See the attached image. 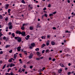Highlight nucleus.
<instances>
[{"label": "nucleus", "instance_id": "obj_1", "mask_svg": "<svg viewBox=\"0 0 75 75\" xmlns=\"http://www.w3.org/2000/svg\"><path fill=\"white\" fill-rule=\"evenodd\" d=\"M21 34L23 36H25V32L24 31L21 32Z\"/></svg>", "mask_w": 75, "mask_h": 75}, {"label": "nucleus", "instance_id": "obj_2", "mask_svg": "<svg viewBox=\"0 0 75 75\" xmlns=\"http://www.w3.org/2000/svg\"><path fill=\"white\" fill-rule=\"evenodd\" d=\"M17 41L19 42H21V38L19 37V38H18V39Z\"/></svg>", "mask_w": 75, "mask_h": 75}, {"label": "nucleus", "instance_id": "obj_3", "mask_svg": "<svg viewBox=\"0 0 75 75\" xmlns=\"http://www.w3.org/2000/svg\"><path fill=\"white\" fill-rule=\"evenodd\" d=\"M21 31H20V30H17L16 31V34H21Z\"/></svg>", "mask_w": 75, "mask_h": 75}, {"label": "nucleus", "instance_id": "obj_4", "mask_svg": "<svg viewBox=\"0 0 75 75\" xmlns=\"http://www.w3.org/2000/svg\"><path fill=\"white\" fill-rule=\"evenodd\" d=\"M33 54H30V55L28 56L29 59L32 58V57H33Z\"/></svg>", "mask_w": 75, "mask_h": 75}, {"label": "nucleus", "instance_id": "obj_5", "mask_svg": "<svg viewBox=\"0 0 75 75\" xmlns=\"http://www.w3.org/2000/svg\"><path fill=\"white\" fill-rule=\"evenodd\" d=\"M30 45L33 47H35V44L34 43H33L30 44Z\"/></svg>", "mask_w": 75, "mask_h": 75}, {"label": "nucleus", "instance_id": "obj_6", "mask_svg": "<svg viewBox=\"0 0 75 75\" xmlns=\"http://www.w3.org/2000/svg\"><path fill=\"white\" fill-rule=\"evenodd\" d=\"M30 35H27V36H26V37H25V38L26 39V40H28V38H30Z\"/></svg>", "mask_w": 75, "mask_h": 75}, {"label": "nucleus", "instance_id": "obj_7", "mask_svg": "<svg viewBox=\"0 0 75 75\" xmlns=\"http://www.w3.org/2000/svg\"><path fill=\"white\" fill-rule=\"evenodd\" d=\"M51 44L52 45H54L55 44V42L54 41H52Z\"/></svg>", "mask_w": 75, "mask_h": 75}, {"label": "nucleus", "instance_id": "obj_8", "mask_svg": "<svg viewBox=\"0 0 75 75\" xmlns=\"http://www.w3.org/2000/svg\"><path fill=\"white\" fill-rule=\"evenodd\" d=\"M18 51H20V50H21V47H18L17 48Z\"/></svg>", "mask_w": 75, "mask_h": 75}, {"label": "nucleus", "instance_id": "obj_9", "mask_svg": "<svg viewBox=\"0 0 75 75\" xmlns=\"http://www.w3.org/2000/svg\"><path fill=\"white\" fill-rule=\"evenodd\" d=\"M62 71V69H61L60 70H59L58 71L59 73V74H61V72Z\"/></svg>", "mask_w": 75, "mask_h": 75}, {"label": "nucleus", "instance_id": "obj_10", "mask_svg": "<svg viewBox=\"0 0 75 75\" xmlns=\"http://www.w3.org/2000/svg\"><path fill=\"white\" fill-rule=\"evenodd\" d=\"M45 46V44H42V45L41 48H42L44 47Z\"/></svg>", "mask_w": 75, "mask_h": 75}, {"label": "nucleus", "instance_id": "obj_11", "mask_svg": "<svg viewBox=\"0 0 75 75\" xmlns=\"http://www.w3.org/2000/svg\"><path fill=\"white\" fill-rule=\"evenodd\" d=\"M8 6H9V4H7L6 5V7H5V8H6V9H7V8H8Z\"/></svg>", "mask_w": 75, "mask_h": 75}, {"label": "nucleus", "instance_id": "obj_12", "mask_svg": "<svg viewBox=\"0 0 75 75\" xmlns=\"http://www.w3.org/2000/svg\"><path fill=\"white\" fill-rule=\"evenodd\" d=\"M40 25V24H38L37 25V28H38V27H39V28H40V27H41V26H40L39 25Z\"/></svg>", "mask_w": 75, "mask_h": 75}, {"label": "nucleus", "instance_id": "obj_13", "mask_svg": "<svg viewBox=\"0 0 75 75\" xmlns=\"http://www.w3.org/2000/svg\"><path fill=\"white\" fill-rule=\"evenodd\" d=\"M12 27H13V26H12V25H9V29H12Z\"/></svg>", "mask_w": 75, "mask_h": 75}, {"label": "nucleus", "instance_id": "obj_14", "mask_svg": "<svg viewBox=\"0 0 75 75\" xmlns=\"http://www.w3.org/2000/svg\"><path fill=\"white\" fill-rule=\"evenodd\" d=\"M21 2V3H23V4H25V2L24 0H22Z\"/></svg>", "mask_w": 75, "mask_h": 75}, {"label": "nucleus", "instance_id": "obj_15", "mask_svg": "<svg viewBox=\"0 0 75 75\" xmlns=\"http://www.w3.org/2000/svg\"><path fill=\"white\" fill-rule=\"evenodd\" d=\"M21 30H24V29H25V28L23 26V27H22L21 28Z\"/></svg>", "mask_w": 75, "mask_h": 75}, {"label": "nucleus", "instance_id": "obj_16", "mask_svg": "<svg viewBox=\"0 0 75 75\" xmlns=\"http://www.w3.org/2000/svg\"><path fill=\"white\" fill-rule=\"evenodd\" d=\"M33 27H31V26H30V30H33Z\"/></svg>", "mask_w": 75, "mask_h": 75}, {"label": "nucleus", "instance_id": "obj_17", "mask_svg": "<svg viewBox=\"0 0 75 75\" xmlns=\"http://www.w3.org/2000/svg\"><path fill=\"white\" fill-rule=\"evenodd\" d=\"M16 57H17V55H16V54H14L13 58H14V59H16Z\"/></svg>", "mask_w": 75, "mask_h": 75}, {"label": "nucleus", "instance_id": "obj_18", "mask_svg": "<svg viewBox=\"0 0 75 75\" xmlns=\"http://www.w3.org/2000/svg\"><path fill=\"white\" fill-rule=\"evenodd\" d=\"M10 47V46L9 45H6L5 46V48H8V47Z\"/></svg>", "mask_w": 75, "mask_h": 75}, {"label": "nucleus", "instance_id": "obj_19", "mask_svg": "<svg viewBox=\"0 0 75 75\" xmlns=\"http://www.w3.org/2000/svg\"><path fill=\"white\" fill-rule=\"evenodd\" d=\"M6 64H5L3 66V67L2 68V69H3L6 67Z\"/></svg>", "mask_w": 75, "mask_h": 75}, {"label": "nucleus", "instance_id": "obj_20", "mask_svg": "<svg viewBox=\"0 0 75 75\" xmlns=\"http://www.w3.org/2000/svg\"><path fill=\"white\" fill-rule=\"evenodd\" d=\"M8 62H12V60H11V59H10L8 60Z\"/></svg>", "mask_w": 75, "mask_h": 75}, {"label": "nucleus", "instance_id": "obj_21", "mask_svg": "<svg viewBox=\"0 0 75 75\" xmlns=\"http://www.w3.org/2000/svg\"><path fill=\"white\" fill-rule=\"evenodd\" d=\"M42 39H43L44 40H45V36H42L41 37Z\"/></svg>", "mask_w": 75, "mask_h": 75}, {"label": "nucleus", "instance_id": "obj_22", "mask_svg": "<svg viewBox=\"0 0 75 75\" xmlns=\"http://www.w3.org/2000/svg\"><path fill=\"white\" fill-rule=\"evenodd\" d=\"M60 65L62 67H64V65L63 64H60Z\"/></svg>", "mask_w": 75, "mask_h": 75}, {"label": "nucleus", "instance_id": "obj_23", "mask_svg": "<svg viewBox=\"0 0 75 75\" xmlns=\"http://www.w3.org/2000/svg\"><path fill=\"white\" fill-rule=\"evenodd\" d=\"M42 71V69H40L38 70V71L39 72H41V71Z\"/></svg>", "mask_w": 75, "mask_h": 75}, {"label": "nucleus", "instance_id": "obj_24", "mask_svg": "<svg viewBox=\"0 0 75 75\" xmlns=\"http://www.w3.org/2000/svg\"><path fill=\"white\" fill-rule=\"evenodd\" d=\"M12 35L13 37H15V35H14V33H12Z\"/></svg>", "mask_w": 75, "mask_h": 75}, {"label": "nucleus", "instance_id": "obj_25", "mask_svg": "<svg viewBox=\"0 0 75 75\" xmlns=\"http://www.w3.org/2000/svg\"><path fill=\"white\" fill-rule=\"evenodd\" d=\"M35 51H38L39 50V48H38L35 49Z\"/></svg>", "mask_w": 75, "mask_h": 75}, {"label": "nucleus", "instance_id": "obj_26", "mask_svg": "<svg viewBox=\"0 0 75 75\" xmlns=\"http://www.w3.org/2000/svg\"><path fill=\"white\" fill-rule=\"evenodd\" d=\"M37 54L38 55H40V53L39 52H37Z\"/></svg>", "mask_w": 75, "mask_h": 75}, {"label": "nucleus", "instance_id": "obj_27", "mask_svg": "<svg viewBox=\"0 0 75 75\" xmlns=\"http://www.w3.org/2000/svg\"><path fill=\"white\" fill-rule=\"evenodd\" d=\"M3 16H2L0 15V19H3Z\"/></svg>", "mask_w": 75, "mask_h": 75}, {"label": "nucleus", "instance_id": "obj_28", "mask_svg": "<svg viewBox=\"0 0 75 75\" xmlns=\"http://www.w3.org/2000/svg\"><path fill=\"white\" fill-rule=\"evenodd\" d=\"M8 40H9V38H6V41H8Z\"/></svg>", "mask_w": 75, "mask_h": 75}, {"label": "nucleus", "instance_id": "obj_29", "mask_svg": "<svg viewBox=\"0 0 75 75\" xmlns=\"http://www.w3.org/2000/svg\"><path fill=\"white\" fill-rule=\"evenodd\" d=\"M10 11H11V9H9L8 10V13H10Z\"/></svg>", "mask_w": 75, "mask_h": 75}, {"label": "nucleus", "instance_id": "obj_30", "mask_svg": "<svg viewBox=\"0 0 75 75\" xmlns=\"http://www.w3.org/2000/svg\"><path fill=\"white\" fill-rule=\"evenodd\" d=\"M44 16L46 17H47V16H48V15L46 13H45L44 15Z\"/></svg>", "mask_w": 75, "mask_h": 75}, {"label": "nucleus", "instance_id": "obj_31", "mask_svg": "<svg viewBox=\"0 0 75 75\" xmlns=\"http://www.w3.org/2000/svg\"><path fill=\"white\" fill-rule=\"evenodd\" d=\"M48 7H51V4H50L48 5Z\"/></svg>", "mask_w": 75, "mask_h": 75}, {"label": "nucleus", "instance_id": "obj_32", "mask_svg": "<svg viewBox=\"0 0 75 75\" xmlns=\"http://www.w3.org/2000/svg\"><path fill=\"white\" fill-rule=\"evenodd\" d=\"M23 52L25 54H27V51H23Z\"/></svg>", "mask_w": 75, "mask_h": 75}, {"label": "nucleus", "instance_id": "obj_33", "mask_svg": "<svg viewBox=\"0 0 75 75\" xmlns=\"http://www.w3.org/2000/svg\"><path fill=\"white\" fill-rule=\"evenodd\" d=\"M19 37H14V38L15 39H18Z\"/></svg>", "mask_w": 75, "mask_h": 75}, {"label": "nucleus", "instance_id": "obj_34", "mask_svg": "<svg viewBox=\"0 0 75 75\" xmlns=\"http://www.w3.org/2000/svg\"><path fill=\"white\" fill-rule=\"evenodd\" d=\"M11 68L8 69V72H9V71H10V70H11Z\"/></svg>", "mask_w": 75, "mask_h": 75}, {"label": "nucleus", "instance_id": "obj_35", "mask_svg": "<svg viewBox=\"0 0 75 75\" xmlns=\"http://www.w3.org/2000/svg\"><path fill=\"white\" fill-rule=\"evenodd\" d=\"M11 25V23L9 22V23H8V25Z\"/></svg>", "mask_w": 75, "mask_h": 75}, {"label": "nucleus", "instance_id": "obj_36", "mask_svg": "<svg viewBox=\"0 0 75 75\" xmlns=\"http://www.w3.org/2000/svg\"><path fill=\"white\" fill-rule=\"evenodd\" d=\"M49 44H50V43L49 42H47L46 43V45L47 46H48V45H49Z\"/></svg>", "mask_w": 75, "mask_h": 75}, {"label": "nucleus", "instance_id": "obj_37", "mask_svg": "<svg viewBox=\"0 0 75 75\" xmlns=\"http://www.w3.org/2000/svg\"><path fill=\"white\" fill-rule=\"evenodd\" d=\"M10 67H13V64L11 63L10 64Z\"/></svg>", "mask_w": 75, "mask_h": 75}, {"label": "nucleus", "instance_id": "obj_38", "mask_svg": "<svg viewBox=\"0 0 75 75\" xmlns=\"http://www.w3.org/2000/svg\"><path fill=\"white\" fill-rule=\"evenodd\" d=\"M12 52H13V51L12 50H11L9 51V53H11Z\"/></svg>", "mask_w": 75, "mask_h": 75}, {"label": "nucleus", "instance_id": "obj_39", "mask_svg": "<svg viewBox=\"0 0 75 75\" xmlns=\"http://www.w3.org/2000/svg\"><path fill=\"white\" fill-rule=\"evenodd\" d=\"M33 47L32 46H30L29 47V48H30V49H33Z\"/></svg>", "mask_w": 75, "mask_h": 75}, {"label": "nucleus", "instance_id": "obj_40", "mask_svg": "<svg viewBox=\"0 0 75 75\" xmlns=\"http://www.w3.org/2000/svg\"><path fill=\"white\" fill-rule=\"evenodd\" d=\"M71 72H69L67 73V74L68 75H70L71 74Z\"/></svg>", "mask_w": 75, "mask_h": 75}, {"label": "nucleus", "instance_id": "obj_41", "mask_svg": "<svg viewBox=\"0 0 75 75\" xmlns=\"http://www.w3.org/2000/svg\"><path fill=\"white\" fill-rule=\"evenodd\" d=\"M3 39L4 40H6V37L4 36L3 38Z\"/></svg>", "mask_w": 75, "mask_h": 75}, {"label": "nucleus", "instance_id": "obj_42", "mask_svg": "<svg viewBox=\"0 0 75 75\" xmlns=\"http://www.w3.org/2000/svg\"><path fill=\"white\" fill-rule=\"evenodd\" d=\"M3 52L2 51H1L0 52V54H3Z\"/></svg>", "mask_w": 75, "mask_h": 75}, {"label": "nucleus", "instance_id": "obj_43", "mask_svg": "<svg viewBox=\"0 0 75 75\" xmlns=\"http://www.w3.org/2000/svg\"><path fill=\"white\" fill-rule=\"evenodd\" d=\"M6 57H5V59H7V55H6L5 56Z\"/></svg>", "mask_w": 75, "mask_h": 75}, {"label": "nucleus", "instance_id": "obj_44", "mask_svg": "<svg viewBox=\"0 0 75 75\" xmlns=\"http://www.w3.org/2000/svg\"><path fill=\"white\" fill-rule=\"evenodd\" d=\"M5 20H6V21H7L8 20V17H7L6 18H5Z\"/></svg>", "mask_w": 75, "mask_h": 75}, {"label": "nucleus", "instance_id": "obj_45", "mask_svg": "<svg viewBox=\"0 0 75 75\" xmlns=\"http://www.w3.org/2000/svg\"><path fill=\"white\" fill-rule=\"evenodd\" d=\"M52 74L53 75H57L55 73H53Z\"/></svg>", "mask_w": 75, "mask_h": 75}, {"label": "nucleus", "instance_id": "obj_46", "mask_svg": "<svg viewBox=\"0 0 75 75\" xmlns=\"http://www.w3.org/2000/svg\"><path fill=\"white\" fill-rule=\"evenodd\" d=\"M19 55H20V57H21H21H22V56H21V55H22L21 54H19Z\"/></svg>", "mask_w": 75, "mask_h": 75}, {"label": "nucleus", "instance_id": "obj_47", "mask_svg": "<svg viewBox=\"0 0 75 75\" xmlns=\"http://www.w3.org/2000/svg\"><path fill=\"white\" fill-rule=\"evenodd\" d=\"M56 13H57V12L55 11V12L53 13L52 14H56Z\"/></svg>", "mask_w": 75, "mask_h": 75}, {"label": "nucleus", "instance_id": "obj_48", "mask_svg": "<svg viewBox=\"0 0 75 75\" xmlns=\"http://www.w3.org/2000/svg\"><path fill=\"white\" fill-rule=\"evenodd\" d=\"M49 52V50H46V51H45V52Z\"/></svg>", "mask_w": 75, "mask_h": 75}, {"label": "nucleus", "instance_id": "obj_49", "mask_svg": "<svg viewBox=\"0 0 75 75\" xmlns=\"http://www.w3.org/2000/svg\"><path fill=\"white\" fill-rule=\"evenodd\" d=\"M53 16V14H49V16Z\"/></svg>", "mask_w": 75, "mask_h": 75}, {"label": "nucleus", "instance_id": "obj_50", "mask_svg": "<svg viewBox=\"0 0 75 75\" xmlns=\"http://www.w3.org/2000/svg\"><path fill=\"white\" fill-rule=\"evenodd\" d=\"M45 51V50H43L42 52V54H44V52Z\"/></svg>", "mask_w": 75, "mask_h": 75}, {"label": "nucleus", "instance_id": "obj_51", "mask_svg": "<svg viewBox=\"0 0 75 75\" xmlns=\"http://www.w3.org/2000/svg\"><path fill=\"white\" fill-rule=\"evenodd\" d=\"M52 28L53 30H56V28L55 27H53Z\"/></svg>", "mask_w": 75, "mask_h": 75}, {"label": "nucleus", "instance_id": "obj_52", "mask_svg": "<svg viewBox=\"0 0 75 75\" xmlns=\"http://www.w3.org/2000/svg\"><path fill=\"white\" fill-rule=\"evenodd\" d=\"M30 69H32V68H33V66H30Z\"/></svg>", "mask_w": 75, "mask_h": 75}, {"label": "nucleus", "instance_id": "obj_53", "mask_svg": "<svg viewBox=\"0 0 75 75\" xmlns=\"http://www.w3.org/2000/svg\"><path fill=\"white\" fill-rule=\"evenodd\" d=\"M21 68H20V69H19V70H18V72H20V71H21Z\"/></svg>", "mask_w": 75, "mask_h": 75}, {"label": "nucleus", "instance_id": "obj_54", "mask_svg": "<svg viewBox=\"0 0 75 75\" xmlns=\"http://www.w3.org/2000/svg\"><path fill=\"white\" fill-rule=\"evenodd\" d=\"M10 74L11 75H13V72H11L10 73Z\"/></svg>", "mask_w": 75, "mask_h": 75}, {"label": "nucleus", "instance_id": "obj_55", "mask_svg": "<svg viewBox=\"0 0 75 75\" xmlns=\"http://www.w3.org/2000/svg\"><path fill=\"white\" fill-rule=\"evenodd\" d=\"M22 71H23V72H24V71H25V69H22Z\"/></svg>", "mask_w": 75, "mask_h": 75}, {"label": "nucleus", "instance_id": "obj_56", "mask_svg": "<svg viewBox=\"0 0 75 75\" xmlns=\"http://www.w3.org/2000/svg\"><path fill=\"white\" fill-rule=\"evenodd\" d=\"M55 61V59H52V61Z\"/></svg>", "mask_w": 75, "mask_h": 75}, {"label": "nucleus", "instance_id": "obj_57", "mask_svg": "<svg viewBox=\"0 0 75 75\" xmlns=\"http://www.w3.org/2000/svg\"><path fill=\"white\" fill-rule=\"evenodd\" d=\"M0 35L1 36L3 35V34H2V33L1 32H0Z\"/></svg>", "mask_w": 75, "mask_h": 75}, {"label": "nucleus", "instance_id": "obj_58", "mask_svg": "<svg viewBox=\"0 0 75 75\" xmlns=\"http://www.w3.org/2000/svg\"><path fill=\"white\" fill-rule=\"evenodd\" d=\"M46 10V8L45 7L44 8H43V10Z\"/></svg>", "mask_w": 75, "mask_h": 75}, {"label": "nucleus", "instance_id": "obj_59", "mask_svg": "<svg viewBox=\"0 0 75 75\" xmlns=\"http://www.w3.org/2000/svg\"><path fill=\"white\" fill-rule=\"evenodd\" d=\"M26 25V24H23V27H24V25Z\"/></svg>", "mask_w": 75, "mask_h": 75}, {"label": "nucleus", "instance_id": "obj_60", "mask_svg": "<svg viewBox=\"0 0 75 75\" xmlns=\"http://www.w3.org/2000/svg\"><path fill=\"white\" fill-rule=\"evenodd\" d=\"M49 37H50V36L49 35L47 36V38H49Z\"/></svg>", "mask_w": 75, "mask_h": 75}, {"label": "nucleus", "instance_id": "obj_61", "mask_svg": "<svg viewBox=\"0 0 75 75\" xmlns=\"http://www.w3.org/2000/svg\"><path fill=\"white\" fill-rule=\"evenodd\" d=\"M49 60H51V57H50L49 58Z\"/></svg>", "mask_w": 75, "mask_h": 75}, {"label": "nucleus", "instance_id": "obj_62", "mask_svg": "<svg viewBox=\"0 0 75 75\" xmlns=\"http://www.w3.org/2000/svg\"><path fill=\"white\" fill-rule=\"evenodd\" d=\"M44 58V57H41L40 59H42V58Z\"/></svg>", "mask_w": 75, "mask_h": 75}, {"label": "nucleus", "instance_id": "obj_63", "mask_svg": "<svg viewBox=\"0 0 75 75\" xmlns=\"http://www.w3.org/2000/svg\"><path fill=\"white\" fill-rule=\"evenodd\" d=\"M68 69V68H67V67H65V70H67Z\"/></svg>", "mask_w": 75, "mask_h": 75}, {"label": "nucleus", "instance_id": "obj_64", "mask_svg": "<svg viewBox=\"0 0 75 75\" xmlns=\"http://www.w3.org/2000/svg\"><path fill=\"white\" fill-rule=\"evenodd\" d=\"M68 65L69 66H70V65H71V63H69Z\"/></svg>", "mask_w": 75, "mask_h": 75}]
</instances>
